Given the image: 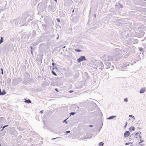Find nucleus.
<instances>
[{"instance_id":"obj_44","label":"nucleus","mask_w":146,"mask_h":146,"mask_svg":"<svg viewBox=\"0 0 146 146\" xmlns=\"http://www.w3.org/2000/svg\"><path fill=\"white\" fill-rule=\"evenodd\" d=\"M43 111H43V110H41V111H40V112L41 113H43Z\"/></svg>"},{"instance_id":"obj_2","label":"nucleus","mask_w":146,"mask_h":146,"mask_svg":"<svg viewBox=\"0 0 146 146\" xmlns=\"http://www.w3.org/2000/svg\"><path fill=\"white\" fill-rule=\"evenodd\" d=\"M95 63L97 64L95 65V66H93L94 69L96 70L97 69V68H98L102 70L104 68V65L101 61H98L97 63L96 62H95Z\"/></svg>"},{"instance_id":"obj_54","label":"nucleus","mask_w":146,"mask_h":146,"mask_svg":"<svg viewBox=\"0 0 146 146\" xmlns=\"http://www.w3.org/2000/svg\"><path fill=\"white\" fill-rule=\"evenodd\" d=\"M94 17L95 18L96 17V14H94Z\"/></svg>"},{"instance_id":"obj_60","label":"nucleus","mask_w":146,"mask_h":146,"mask_svg":"<svg viewBox=\"0 0 146 146\" xmlns=\"http://www.w3.org/2000/svg\"><path fill=\"white\" fill-rule=\"evenodd\" d=\"M138 137H136V138H138Z\"/></svg>"},{"instance_id":"obj_4","label":"nucleus","mask_w":146,"mask_h":146,"mask_svg":"<svg viewBox=\"0 0 146 146\" xmlns=\"http://www.w3.org/2000/svg\"><path fill=\"white\" fill-rule=\"evenodd\" d=\"M86 60L87 59L84 56H82L77 59V61L78 62L80 63L81 61Z\"/></svg>"},{"instance_id":"obj_33","label":"nucleus","mask_w":146,"mask_h":146,"mask_svg":"<svg viewBox=\"0 0 146 146\" xmlns=\"http://www.w3.org/2000/svg\"><path fill=\"white\" fill-rule=\"evenodd\" d=\"M124 100L125 102H127L128 101V98H125L124 99Z\"/></svg>"},{"instance_id":"obj_57","label":"nucleus","mask_w":146,"mask_h":146,"mask_svg":"<svg viewBox=\"0 0 146 146\" xmlns=\"http://www.w3.org/2000/svg\"><path fill=\"white\" fill-rule=\"evenodd\" d=\"M106 75H109V74L108 73H106Z\"/></svg>"},{"instance_id":"obj_24","label":"nucleus","mask_w":146,"mask_h":146,"mask_svg":"<svg viewBox=\"0 0 146 146\" xmlns=\"http://www.w3.org/2000/svg\"><path fill=\"white\" fill-rule=\"evenodd\" d=\"M68 118L67 119H65L64 121H63V123H64V122H65V123L66 124H67L68 122L67 121H66L68 119Z\"/></svg>"},{"instance_id":"obj_12","label":"nucleus","mask_w":146,"mask_h":146,"mask_svg":"<svg viewBox=\"0 0 146 146\" xmlns=\"http://www.w3.org/2000/svg\"><path fill=\"white\" fill-rule=\"evenodd\" d=\"M145 91V88H142L140 90L139 93L140 94L144 93Z\"/></svg>"},{"instance_id":"obj_47","label":"nucleus","mask_w":146,"mask_h":146,"mask_svg":"<svg viewBox=\"0 0 146 146\" xmlns=\"http://www.w3.org/2000/svg\"><path fill=\"white\" fill-rule=\"evenodd\" d=\"M33 50H31V53L33 55Z\"/></svg>"},{"instance_id":"obj_3","label":"nucleus","mask_w":146,"mask_h":146,"mask_svg":"<svg viewBox=\"0 0 146 146\" xmlns=\"http://www.w3.org/2000/svg\"><path fill=\"white\" fill-rule=\"evenodd\" d=\"M26 16H23L21 17L18 18L17 20V24L18 25L24 23L26 20Z\"/></svg>"},{"instance_id":"obj_25","label":"nucleus","mask_w":146,"mask_h":146,"mask_svg":"<svg viewBox=\"0 0 146 146\" xmlns=\"http://www.w3.org/2000/svg\"><path fill=\"white\" fill-rule=\"evenodd\" d=\"M141 132H140V131H138V132H137L135 134V136H137V135H138V134H139V133H140V134H141Z\"/></svg>"},{"instance_id":"obj_64","label":"nucleus","mask_w":146,"mask_h":146,"mask_svg":"<svg viewBox=\"0 0 146 146\" xmlns=\"http://www.w3.org/2000/svg\"><path fill=\"white\" fill-rule=\"evenodd\" d=\"M121 67H123V66H122Z\"/></svg>"},{"instance_id":"obj_63","label":"nucleus","mask_w":146,"mask_h":146,"mask_svg":"<svg viewBox=\"0 0 146 146\" xmlns=\"http://www.w3.org/2000/svg\"><path fill=\"white\" fill-rule=\"evenodd\" d=\"M0 146H1L0 144Z\"/></svg>"},{"instance_id":"obj_1","label":"nucleus","mask_w":146,"mask_h":146,"mask_svg":"<svg viewBox=\"0 0 146 146\" xmlns=\"http://www.w3.org/2000/svg\"><path fill=\"white\" fill-rule=\"evenodd\" d=\"M44 1L43 3H41L38 4L37 6V9L40 12H43L44 9L47 7L46 4L47 3L48 0H43Z\"/></svg>"},{"instance_id":"obj_59","label":"nucleus","mask_w":146,"mask_h":146,"mask_svg":"<svg viewBox=\"0 0 146 146\" xmlns=\"http://www.w3.org/2000/svg\"><path fill=\"white\" fill-rule=\"evenodd\" d=\"M74 10H73L72 12H74Z\"/></svg>"},{"instance_id":"obj_43","label":"nucleus","mask_w":146,"mask_h":146,"mask_svg":"<svg viewBox=\"0 0 146 146\" xmlns=\"http://www.w3.org/2000/svg\"><path fill=\"white\" fill-rule=\"evenodd\" d=\"M73 92V91L72 90H70L69 91V92L70 93H71Z\"/></svg>"},{"instance_id":"obj_39","label":"nucleus","mask_w":146,"mask_h":146,"mask_svg":"<svg viewBox=\"0 0 146 146\" xmlns=\"http://www.w3.org/2000/svg\"><path fill=\"white\" fill-rule=\"evenodd\" d=\"M55 64L54 62H52V65L53 67H54V66L55 65Z\"/></svg>"},{"instance_id":"obj_5","label":"nucleus","mask_w":146,"mask_h":146,"mask_svg":"<svg viewBox=\"0 0 146 146\" xmlns=\"http://www.w3.org/2000/svg\"><path fill=\"white\" fill-rule=\"evenodd\" d=\"M104 63L106 65V68L108 69L111 68V63L107 61H105Z\"/></svg>"},{"instance_id":"obj_8","label":"nucleus","mask_w":146,"mask_h":146,"mask_svg":"<svg viewBox=\"0 0 146 146\" xmlns=\"http://www.w3.org/2000/svg\"><path fill=\"white\" fill-rule=\"evenodd\" d=\"M130 134V132L129 131H126L125 132L124 134V137L126 138L128 137Z\"/></svg>"},{"instance_id":"obj_42","label":"nucleus","mask_w":146,"mask_h":146,"mask_svg":"<svg viewBox=\"0 0 146 146\" xmlns=\"http://www.w3.org/2000/svg\"><path fill=\"white\" fill-rule=\"evenodd\" d=\"M139 146H143V144H139Z\"/></svg>"},{"instance_id":"obj_23","label":"nucleus","mask_w":146,"mask_h":146,"mask_svg":"<svg viewBox=\"0 0 146 146\" xmlns=\"http://www.w3.org/2000/svg\"><path fill=\"white\" fill-rule=\"evenodd\" d=\"M32 35L34 36H35L36 35V32L34 31H33L32 33Z\"/></svg>"},{"instance_id":"obj_36","label":"nucleus","mask_w":146,"mask_h":146,"mask_svg":"<svg viewBox=\"0 0 146 146\" xmlns=\"http://www.w3.org/2000/svg\"><path fill=\"white\" fill-rule=\"evenodd\" d=\"M70 132V131H66L65 133L66 134H68Z\"/></svg>"},{"instance_id":"obj_26","label":"nucleus","mask_w":146,"mask_h":146,"mask_svg":"<svg viewBox=\"0 0 146 146\" xmlns=\"http://www.w3.org/2000/svg\"><path fill=\"white\" fill-rule=\"evenodd\" d=\"M52 73L53 75L54 76H56L57 75L56 73L53 70L52 71Z\"/></svg>"},{"instance_id":"obj_35","label":"nucleus","mask_w":146,"mask_h":146,"mask_svg":"<svg viewBox=\"0 0 146 146\" xmlns=\"http://www.w3.org/2000/svg\"><path fill=\"white\" fill-rule=\"evenodd\" d=\"M1 74H3V68H1Z\"/></svg>"},{"instance_id":"obj_9","label":"nucleus","mask_w":146,"mask_h":146,"mask_svg":"<svg viewBox=\"0 0 146 146\" xmlns=\"http://www.w3.org/2000/svg\"><path fill=\"white\" fill-rule=\"evenodd\" d=\"M43 59L42 56H39L36 58V60L38 62H42V60Z\"/></svg>"},{"instance_id":"obj_56","label":"nucleus","mask_w":146,"mask_h":146,"mask_svg":"<svg viewBox=\"0 0 146 146\" xmlns=\"http://www.w3.org/2000/svg\"><path fill=\"white\" fill-rule=\"evenodd\" d=\"M56 36H55V37H54V38H53L54 39L55 38H56Z\"/></svg>"},{"instance_id":"obj_41","label":"nucleus","mask_w":146,"mask_h":146,"mask_svg":"<svg viewBox=\"0 0 146 146\" xmlns=\"http://www.w3.org/2000/svg\"><path fill=\"white\" fill-rule=\"evenodd\" d=\"M59 137H56V138H52V139H51V140H54V139H56L57 138H59Z\"/></svg>"},{"instance_id":"obj_19","label":"nucleus","mask_w":146,"mask_h":146,"mask_svg":"<svg viewBox=\"0 0 146 146\" xmlns=\"http://www.w3.org/2000/svg\"><path fill=\"white\" fill-rule=\"evenodd\" d=\"M74 50L75 51H76L77 52H79L82 51V50L79 48L75 49Z\"/></svg>"},{"instance_id":"obj_32","label":"nucleus","mask_w":146,"mask_h":146,"mask_svg":"<svg viewBox=\"0 0 146 146\" xmlns=\"http://www.w3.org/2000/svg\"><path fill=\"white\" fill-rule=\"evenodd\" d=\"M27 24L26 23H23V25H21L20 26V27H21L22 26H25L26 27L27 26Z\"/></svg>"},{"instance_id":"obj_21","label":"nucleus","mask_w":146,"mask_h":146,"mask_svg":"<svg viewBox=\"0 0 146 146\" xmlns=\"http://www.w3.org/2000/svg\"><path fill=\"white\" fill-rule=\"evenodd\" d=\"M8 125H5L4 126H3L2 127V129L1 130V131L3 130L5 127H7L8 126Z\"/></svg>"},{"instance_id":"obj_62","label":"nucleus","mask_w":146,"mask_h":146,"mask_svg":"<svg viewBox=\"0 0 146 146\" xmlns=\"http://www.w3.org/2000/svg\"><path fill=\"white\" fill-rule=\"evenodd\" d=\"M131 135L130 136V137H131Z\"/></svg>"},{"instance_id":"obj_7","label":"nucleus","mask_w":146,"mask_h":146,"mask_svg":"<svg viewBox=\"0 0 146 146\" xmlns=\"http://www.w3.org/2000/svg\"><path fill=\"white\" fill-rule=\"evenodd\" d=\"M54 6L53 5H49L48 6V8L49 9V10L51 12H53L54 11Z\"/></svg>"},{"instance_id":"obj_52","label":"nucleus","mask_w":146,"mask_h":146,"mask_svg":"<svg viewBox=\"0 0 146 146\" xmlns=\"http://www.w3.org/2000/svg\"><path fill=\"white\" fill-rule=\"evenodd\" d=\"M7 80H8V81H11V79H10V78H9V79H8Z\"/></svg>"},{"instance_id":"obj_30","label":"nucleus","mask_w":146,"mask_h":146,"mask_svg":"<svg viewBox=\"0 0 146 146\" xmlns=\"http://www.w3.org/2000/svg\"><path fill=\"white\" fill-rule=\"evenodd\" d=\"M108 61H110V60L111 59L112 57L111 56H109L108 57Z\"/></svg>"},{"instance_id":"obj_37","label":"nucleus","mask_w":146,"mask_h":146,"mask_svg":"<svg viewBox=\"0 0 146 146\" xmlns=\"http://www.w3.org/2000/svg\"><path fill=\"white\" fill-rule=\"evenodd\" d=\"M131 143V142H128V143H126L125 144V145H129V144H130Z\"/></svg>"},{"instance_id":"obj_29","label":"nucleus","mask_w":146,"mask_h":146,"mask_svg":"<svg viewBox=\"0 0 146 146\" xmlns=\"http://www.w3.org/2000/svg\"><path fill=\"white\" fill-rule=\"evenodd\" d=\"M30 48L31 49V50H33V51H34L35 50V49L33 48L32 46H31L30 47Z\"/></svg>"},{"instance_id":"obj_31","label":"nucleus","mask_w":146,"mask_h":146,"mask_svg":"<svg viewBox=\"0 0 146 146\" xmlns=\"http://www.w3.org/2000/svg\"><path fill=\"white\" fill-rule=\"evenodd\" d=\"M59 38V35L58 34H56V38L57 39H58Z\"/></svg>"},{"instance_id":"obj_22","label":"nucleus","mask_w":146,"mask_h":146,"mask_svg":"<svg viewBox=\"0 0 146 146\" xmlns=\"http://www.w3.org/2000/svg\"><path fill=\"white\" fill-rule=\"evenodd\" d=\"M76 113V112H72L70 113L69 114L70 115V116L71 115H74Z\"/></svg>"},{"instance_id":"obj_40","label":"nucleus","mask_w":146,"mask_h":146,"mask_svg":"<svg viewBox=\"0 0 146 146\" xmlns=\"http://www.w3.org/2000/svg\"><path fill=\"white\" fill-rule=\"evenodd\" d=\"M138 137H139V139H141V138L142 137H141V135H138Z\"/></svg>"},{"instance_id":"obj_61","label":"nucleus","mask_w":146,"mask_h":146,"mask_svg":"<svg viewBox=\"0 0 146 146\" xmlns=\"http://www.w3.org/2000/svg\"><path fill=\"white\" fill-rule=\"evenodd\" d=\"M100 129H100L99 130V131H100Z\"/></svg>"},{"instance_id":"obj_14","label":"nucleus","mask_w":146,"mask_h":146,"mask_svg":"<svg viewBox=\"0 0 146 146\" xmlns=\"http://www.w3.org/2000/svg\"><path fill=\"white\" fill-rule=\"evenodd\" d=\"M129 130L131 132L135 130V127L134 126H132L129 128Z\"/></svg>"},{"instance_id":"obj_38","label":"nucleus","mask_w":146,"mask_h":146,"mask_svg":"<svg viewBox=\"0 0 146 146\" xmlns=\"http://www.w3.org/2000/svg\"><path fill=\"white\" fill-rule=\"evenodd\" d=\"M56 19L58 22H60V20L58 18H56Z\"/></svg>"},{"instance_id":"obj_10","label":"nucleus","mask_w":146,"mask_h":146,"mask_svg":"<svg viewBox=\"0 0 146 146\" xmlns=\"http://www.w3.org/2000/svg\"><path fill=\"white\" fill-rule=\"evenodd\" d=\"M115 54L116 55H118L120 53V52H121V50L118 49V48H116V49H115Z\"/></svg>"},{"instance_id":"obj_49","label":"nucleus","mask_w":146,"mask_h":146,"mask_svg":"<svg viewBox=\"0 0 146 146\" xmlns=\"http://www.w3.org/2000/svg\"><path fill=\"white\" fill-rule=\"evenodd\" d=\"M127 122H126L125 123V125H127Z\"/></svg>"},{"instance_id":"obj_34","label":"nucleus","mask_w":146,"mask_h":146,"mask_svg":"<svg viewBox=\"0 0 146 146\" xmlns=\"http://www.w3.org/2000/svg\"><path fill=\"white\" fill-rule=\"evenodd\" d=\"M110 68H111V70H112L114 68L113 67V65H111V67Z\"/></svg>"},{"instance_id":"obj_13","label":"nucleus","mask_w":146,"mask_h":146,"mask_svg":"<svg viewBox=\"0 0 146 146\" xmlns=\"http://www.w3.org/2000/svg\"><path fill=\"white\" fill-rule=\"evenodd\" d=\"M24 102L26 103H27V104H30L31 102V101L30 100H29V99L27 100L26 99H25V101H24Z\"/></svg>"},{"instance_id":"obj_45","label":"nucleus","mask_w":146,"mask_h":146,"mask_svg":"<svg viewBox=\"0 0 146 146\" xmlns=\"http://www.w3.org/2000/svg\"><path fill=\"white\" fill-rule=\"evenodd\" d=\"M93 126L92 125H89V127H92Z\"/></svg>"},{"instance_id":"obj_18","label":"nucleus","mask_w":146,"mask_h":146,"mask_svg":"<svg viewBox=\"0 0 146 146\" xmlns=\"http://www.w3.org/2000/svg\"><path fill=\"white\" fill-rule=\"evenodd\" d=\"M139 49L141 52H144V50L141 47H139Z\"/></svg>"},{"instance_id":"obj_48","label":"nucleus","mask_w":146,"mask_h":146,"mask_svg":"<svg viewBox=\"0 0 146 146\" xmlns=\"http://www.w3.org/2000/svg\"><path fill=\"white\" fill-rule=\"evenodd\" d=\"M127 125H124V129H125V128H126V127H127Z\"/></svg>"},{"instance_id":"obj_58","label":"nucleus","mask_w":146,"mask_h":146,"mask_svg":"<svg viewBox=\"0 0 146 146\" xmlns=\"http://www.w3.org/2000/svg\"><path fill=\"white\" fill-rule=\"evenodd\" d=\"M54 1H55L56 2H57V0H54Z\"/></svg>"},{"instance_id":"obj_15","label":"nucleus","mask_w":146,"mask_h":146,"mask_svg":"<svg viewBox=\"0 0 146 146\" xmlns=\"http://www.w3.org/2000/svg\"><path fill=\"white\" fill-rule=\"evenodd\" d=\"M116 117V116L111 115V116L109 117L108 118H107V119H108L110 120V119H114L115 117Z\"/></svg>"},{"instance_id":"obj_55","label":"nucleus","mask_w":146,"mask_h":146,"mask_svg":"<svg viewBox=\"0 0 146 146\" xmlns=\"http://www.w3.org/2000/svg\"><path fill=\"white\" fill-rule=\"evenodd\" d=\"M55 68L56 69H57V67L56 66H55Z\"/></svg>"},{"instance_id":"obj_51","label":"nucleus","mask_w":146,"mask_h":146,"mask_svg":"<svg viewBox=\"0 0 146 146\" xmlns=\"http://www.w3.org/2000/svg\"><path fill=\"white\" fill-rule=\"evenodd\" d=\"M41 77V76H38V78H40Z\"/></svg>"},{"instance_id":"obj_50","label":"nucleus","mask_w":146,"mask_h":146,"mask_svg":"<svg viewBox=\"0 0 146 146\" xmlns=\"http://www.w3.org/2000/svg\"><path fill=\"white\" fill-rule=\"evenodd\" d=\"M55 66H54V67H53L52 68V69L53 70H54V68H55Z\"/></svg>"},{"instance_id":"obj_11","label":"nucleus","mask_w":146,"mask_h":146,"mask_svg":"<svg viewBox=\"0 0 146 146\" xmlns=\"http://www.w3.org/2000/svg\"><path fill=\"white\" fill-rule=\"evenodd\" d=\"M6 94V92L5 90L4 89L3 90L2 92L1 91V89L0 88V95H4Z\"/></svg>"},{"instance_id":"obj_16","label":"nucleus","mask_w":146,"mask_h":146,"mask_svg":"<svg viewBox=\"0 0 146 146\" xmlns=\"http://www.w3.org/2000/svg\"><path fill=\"white\" fill-rule=\"evenodd\" d=\"M50 36L51 38H54V37L56 36V33H55L54 34H50Z\"/></svg>"},{"instance_id":"obj_46","label":"nucleus","mask_w":146,"mask_h":146,"mask_svg":"<svg viewBox=\"0 0 146 146\" xmlns=\"http://www.w3.org/2000/svg\"><path fill=\"white\" fill-rule=\"evenodd\" d=\"M55 91H56V92H58V90L56 88L55 89Z\"/></svg>"},{"instance_id":"obj_53","label":"nucleus","mask_w":146,"mask_h":146,"mask_svg":"<svg viewBox=\"0 0 146 146\" xmlns=\"http://www.w3.org/2000/svg\"><path fill=\"white\" fill-rule=\"evenodd\" d=\"M66 48V46H63V47H62V48Z\"/></svg>"},{"instance_id":"obj_27","label":"nucleus","mask_w":146,"mask_h":146,"mask_svg":"<svg viewBox=\"0 0 146 146\" xmlns=\"http://www.w3.org/2000/svg\"><path fill=\"white\" fill-rule=\"evenodd\" d=\"M139 141H140V142H139V144H141V143L144 141L143 140H142L141 139H140V140Z\"/></svg>"},{"instance_id":"obj_20","label":"nucleus","mask_w":146,"mask_h":146,"mask_svg":"<svg viewBox=\"0 0 146 146\" xmlns=\"http://www.w3.org/2000/svg\"><path fill=\"white\" fill-rule=\"evenodd\" d=\"M104 145V143L103 142H100L99 144V146H103Z\"/></svg>"},{"instance_id":"obj_6","label":"nucleus","mask_w":146,"mask_h":146,"mask_svg":"<svg viewBox=\"0 0 146 146\" xmlns=\"http://www.w3.org/2000/svg\"><path fill=\"white\" fill-rule=\"evenodd\" d=\"M115 7L117 9H119L120 8H122L123 7V5L121 4L120 3H118L117 4L115 5Z\"/></svg>"},{"instance_id":"obj_17","label":"nucleus","mask_w":146,"mask_h":146,"mask_svg":"<svg viewBox=\"0 0 146 146\" xmlns=\"http://www.w3.org/2000/svg\"><path fill=\"white\" fill-rule=\"evenodd\" d=\"M4 38L3 37H1L0 40V44L3 42Z\"/></svg>"},{"instance_id":"obj_28","label":"nucleus","mask_w":146,"mask_h":146,"mask_svg":"<svg viewBox=\"0 0 146 146\" xmlns=\"http://www.w3.org/2000/svg\"><path fill=\"white\" fill-rule=\"evenodd\" d=\"M129 117H132V118H133V119H135V117H134V116H133V115H129Z\"/></svg>"}]
</instances>
